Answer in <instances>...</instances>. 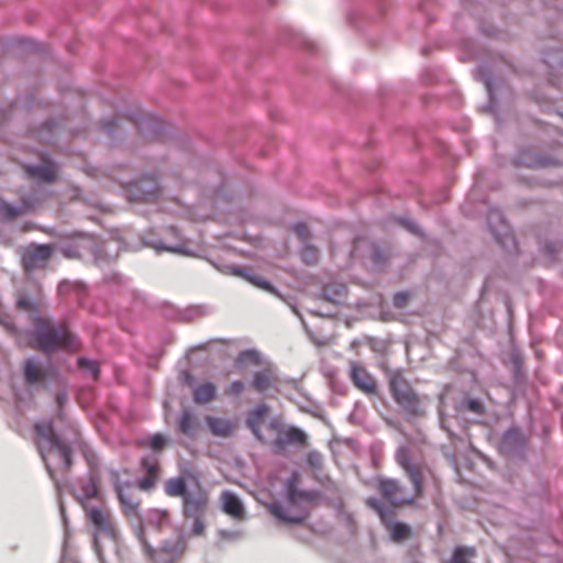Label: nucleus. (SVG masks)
Instances as JSON below:
<instances>
[{"instance_id":"1","label":"nucleus","mask_w":563,"mask_h":563,"mask_svg":"<svg viewBox=\"0 0 563 563\" xmlns=\"http://www.w3.org/2000/svg\"><path fill=\"white\" fill-rule=\"evenodd\" d=\"M111 481L120 503L123 516L134 529V534L140 542L143 553L150 563H175L185 551V542L178 539L167 543L163 549L153 548L146 539L141 516V497L132 483H122L118 472L111 473Z\"/></svg>"},{"instance_id":"2","label":"nucleus","mask_w":563,"mask_h":563,"mask_svg":"<svg viewBox=\"0 0 563 563\" xmlns=\"http://www.w3.org/2000/svg\"><path fill=\"white\" fill-rule=\"evenodd\" d=\"M35 443L45 463L46 470L54 478V470L51 456L57 457L56 468L67 473L73 464L71 449L56 434L52 421H41L34 424Z\"/></svg>"},{"instance_id":"3","label":"nucleus","mask_w":563,"mask_h":563,"mask_svg":"<svg viewBox=\"0 0 563 563\" xmlns=\"http://www.w3.org/2000/svg\"><path fill=\"white\" fill-rule=\"evenodd\" d=\"M36 349L44 353H52L56 350L75 352L79 350L77 338L69 332L66 324L54 325L49 320L37 318L35 321Z\"/></svg>"},{"instance_id":"4","label":"nucleus","mask_w":563,"mask_h":563,"mask_svg":"<svg viewBox=\"0 0 563 563\" xmlns=\"http://www.w3.org/2000/svg\"><path fill=\"white\" fill-rule=\"evenodd\" d=\"M313 497L312 493L301 492L294 482H290L287 485V500L290 506L296 508V511L294 514L287 512L279 503H271L266 508L272 516L284 525L301 523L308 518L310 512V508L303 505L302 501H311Z\"/></svg>"},{"instance_id":"5","label":"nucleus","mask_w":563,"mask_h":563,"mask_svg":"<svg viewBox=\"0 0 563 563\" xmlns=\"http://www.w3.org/2000/svg\"><path fill=\"white\" fill-rule=\"evenodd\" d=\"M209 508L208 492L197 483L183 498V515L185 519L192 520V534L202 536L205 533V516Z\"/></svg>"},{"instance_id":"6","label":"nucleus","mask_w":563,"mask_h":563,"mask_svg":"<svg viewBox=\"0 0 563 563\" xmlns=\"http://www.w3.org/2000/svg\"><path fill=\"white\" fill-rule=\"evenodd\" d=\"M388 385L394 400L408 415L412 417L424 416L421 398L400 372H395L390 375Z\"/></svg>"},{"instance_id":"7","label":"nucleus","mask_w":563,"mask_h":563,"mask_svg":"<svg viewBox=\"0 0 563 563\" xmlns=\"http://www.w3.org/2000/svg\"><path fill=\"white\" fill-rule=\"evenodd\" d=\"M396 461L406 472L411 484L416 486V495H423V482L428 476L432 477L435 487L439 488L438 478L426 464L411 462L410 451L407 446H400L397 450Z\"/></svg>"},{"instance_id":"8","label":"nucleus","mask_w":563,"mask_h":563,"mask_svg":"<svg viewBox=\"0 0 563 563\" xmlns=\"http://www.w3.org/2000/svg\"><path fill=\"white\" fill-rule=\"evenodd\" d=\"M366 504L378 514L394 542H402L412 536L410 526L402 522H394L396 516L394 508L385 506L375 498H368Z\"/></svg>"},{"instance_id":"9","label":"nucleus","mask_w":563,"mask_h":563,"mask_svg":"<svg viewBox=\"0 0 563 563\" xmlns=\"http://www.w3.org/2000/svg\"><path fill=\"white\" fill-rule=\"evenodd\" d=\"M82 508L87 519L98 532L111 537L114 536L115 526L111 511L104 500H84Z\"/></svg>"},{"instance_id":"10","label":"nucleus","mask_w":563,"mask_h":563,"mask_svg":"<svg viewBox=\"0 0 563 563\" xmlns=\"http://www.w3.org/2000/svg\"><path fill=\"white\" fill-rule=\"evenodd\" d=\"M380 495L390 503L393 507H404L412 505L422 495H416V486L412 494H407L405 487L393 478L380 479L378 484Z\"/></svg>"},{"instance_id":"11","label":"nucleus","mask_w":563,"mask_h":563,"mask_svg":"<svg viewBox=\"0 0 563 563\" xmlns=\"http://www.w3.org/2000/svg\"><path fill=\"white\" fill-rule=\"evenodd\" d=\"M267 428L277 433L276 439L272 442V448L276 453H282L287 445L296 444L303 446L307 443L305 432L298 428L290 427L288 429L280 430L277 421H271L267 424Z\"/></svg>"},{"instance_id":"12","label":"nucleus","mask_w":563,"mask_h":563,"mask_svg":"<svg viewBox=\"0 0 563 563\" xmlns=\"http://www.w3.org/2000/svg\"><path fill=\"white\" fill-rule=\"evenodd\" d=\"M161 192V187L155 178L147 177L129 184L128 197L132 201H154Z\"/></svg>"},{"instance_id":"13","label":"nucleus","mask_w":563,"mask_h":563,"mask_svg":"<svg viewBox=\"0 0 563 563\" xmlns=\"http://www.w3.org/2000/svg\"><path fill=\"white\" fill-rule=\"evenodd\" d=\"M140 466L144 476L137 481V488L150 492L156 486L159 479L161 467L158 460L154 456H145L141 460Z\"/></svg>"},{"instance_id":"14","label":"nucleus","mask_w":563,"mask_h":563,"mask_svg":"<svg viewBox=\"0 0 563 563\" xmlns=\"http://www.w3.org/2000/svg\"><path fill=\"white\" fill-rule=\"evenodd\" d=\"M53 249L51 245H37L27 249L22 257V264L26 272H32L36 268H43L48 263L52 256Z\"/></svg>"},{"instance_id":"15","label":"nucleus","mask_w":563,"mask_h":563,"mask_svg":"<svg viewBox=\"0 0 563 563\" xmlns=\"http://www.w3.org/2000/svg\"><path fill=\"white\" fill-rule=\"evenodd\" d=\"M23 374L27 385L43 384L51 376V367L34 358H27L23 365Z\"/></svg>"},{"instance_id":"16","label":"nucleus","mask_w":563,"mask_h":563,"mask_svg":"<svg viewBox=\"0 0 563 563\" xmlns=\"http://www.w3.org/2000/svg\"><path fill=\"white\" fill-rule=\"evenodd\" d=\"M350 376L353 384L364 393L373 394L376 391V382L364 366L352 363Z\"/></svg>"},{"instance_id":"17","label":"nucleus","mask_w":563,"mask_h":563,"mask_svg":"<svg viewBox=\"0 0 563 563\" xmlns=\"http://www.w3.org/2000/svg\"><path fill=\"white\" fill-rule=\"evenodd\" d=\"M268 412V407L266 405H258L256 408L252 409L246 418V426L252 431L254 437L261 443H267V440L262 433L261 427L264 422V418Z\"/></svg>"},{"instance_id":"18","label":"nucleus","mask_w":563,"mask_h":563,"mask_svg":"<svg viewBox=\"0 0 563 563\" xmlns=\"http://www.w3.org/2000/svg\"><path fill=\"white\" fill-rule=\"evenodd\" d=\"M277 384L278 377L272 367L257 371L253 375L252 387L258 393H264L268 389H276Z\"/></svg>"},{"instance_id":"19","label":"nucleus","mask_w":563,"mask_h":563,"mask_svg":"<svg viewBox=\"0 0 563 563\" xmlns=\"http://www.w3.org/2000/svg\"><path fill=\"white\" fill-rule=\"evenodd\" d=\"M220 499L222 503V509L227 515L239 520H243L245 518L243 504L235 494L228 490L223 492Z\"/></svg>"},{"instance_id":"20","label":"nucleus","mask_w":563,"mask_h":563,"mask_svg":"<svg viewBox=\"0 0 563 563\" xmlns=\"http://www.w3.org/2000/svg\"><path fill=\"white\" fill-rule=\"evenodd\" d=\"M206 423L213 435L222 438L232 435L236 428L235 423L230 419L212 416L206 417Z\"/></svg>"},{"instance_id":"21","label":"nucleus","mask_w":563,"mask_h":563,"mask_svg":"<svg viewBox=\"0 0 563 563\" xmlns=\"http://www.w3.org/2000/svg\"><path fill=\"white\" fill-rule=\"evenodd\" d=\"M217 396V386L211 382H205L192 389V399L197 405H208Z\"/></svg>"},{"instance_id":"22","label":"nucleus","mask_w":563,"mask_h":563,"mask_svg":"<svg viewBox=\"0 0 563 563\" xmlns=\"http://www.w3.org/2000/svg\"><path fill=\"white\" fill-rule=\"evenodd\" d=\"M26 172L30 176L44 181H54L57 177L58 168L51 162H44L38 166H29Z\"/></svg>"},{"instance_id":"23","label":"nucleus","mask_w":563,"mask_h":563,"mask_svg":"<svg viewBox=\"0 0 563 563\" xmlns=\"http://www.w3.org/2000/svg\"><path fill=\"white\" fill-rule=\"evenodd\" d=\"M184 477H172L165 482L164 492L169 497H181V499L190 492Z\"/></svg>"},{"instance_id":"24","label":"nucleus","mask_w":563,"mask_h":563,"mask_svg":"<svg viewBox=\"0 0 563 563\" xmlns=\"http://www.w3.org/2000/svg\"><path fill=\"white\" fill-rule=\"evenodd\" d=\"M147 521L155 528L162 529L169 522V512L162 509H152L147 514Z\"/></svg>"},{"instance_id":"25","label":"nucleus","mask_w":563,"mask_h":563,"mask_svg":"<svg viewBox=\"0 0 563 563\" xmlns=\"http://www.w3.org/2000/svg\"><path fill=\"white\" fill-rule=\"evenodd\" d=\"M166 443H167V439L163 434L155 433L154 435H152L147 439L141 440L139 442V445L141 448H150L154 452H161L165 448Z\"/></svg>"},{"instance_id":"26","label":"nucleus","mask_w":563,"mask_h":563,"mask_svg":"<svg viewBox=\"0 0 563 563\" xmlns=\"http://www.w3.org/2000/svg\"><path fill=\"white\" fill-rule=\"evenodd\" d=\"M475 555L472 548H456L449 563H470V559Z\"/></svg>"},{"instance_id":"27","label":"nucleus","mask_w":563,"mask_h":563,"mask_svg":"<svg viewBox=\"0 0 563 563\" xmlns=\"http://www.w3.org/2000/svg\"><path fill=\"white\" fill-rule=\"evenodd\" d=\"M179 430L181 433L190 435L195 430V418L190 411H184L179 419Z\"/></svg>"},{"instance_id":"28","label":"nucleus","mask_w":563,"mask_h":563,"mask_svg":"<svg viewBox=\"0 0 563 563\" xmlns=\"http://www.w3.org/2000/svg\"><path fill=\"white\" fill-rule=\"evenodd\" d=\"M244 390H245V384L242 380H234L225 387L224 394L228 397L235 398V397L241 396L244 393Z\"/></svg>"},{"instance_id":"29","label":"nucleus","mask_w":563,"mask_h":563,"mask_svg":"<svg viewBox=\"0 0 563 563\" xmlns=\"http://www.w3.org/2000/svg\"><path fill=\"white\" fill-rule=\"evenodd\" d=\"M103 500L99 495V490L97 485L91 482L84 488V497L81 498V503L84 500Z\"/></svg>"},{"instance_id":"30","label":"nucleus","mask_w":563,"mask_h":563,"mask_svg":"<svg viewBox=\"0 0 563 563\" xmlns=\"http://www.w3.org/2000/svg\"><path fill=\"white\" fill-rule=\"evenodd\" d=\"M301 257L307 264H316L319 258V252L314 246L307 245L301 252Z\"/></svg>"},{"instance_id":"31","label":"nucleus","mask_w":563,"mask_h":563,"mask_svg":"<svg viewBox=\"0 0 563 563\" xmlns=\"http://www.w3.org/2000/svg\"><path fill=\"white\" fill-rule=\"evenodd\" d=\"M245 278L253 284L254 286L267 290V291H274V287L271 285L269 282L265 280L263 277L257 275H245Z\"/></svg>"},{"instance_id":"32","label":"nucleus","mask_w":563,"mask_h":563,"mask_svg":"<svg viewBox=\"0 0 563 563\" xmlns=\"http://www.w3.org/2000/svg\"><path fill=\"white\" fill-rule=\"evenodd\" d=\"M156 120L150 115H144L142 120L137 123V128L142 133L154 132L156 130Z\"/></svg>"},{"instance_id":"33","label":"nucleus","mask_w":563,"mask_h":563,"mask_svg":"<svg viewBox=\"0 0 563 563\" xmlns=\"http://www.w3.org/2000/svg\"><path fill=\"white\" fill-rule=\"evenodd\" d=\"M78 366L82 369H87L91 373L95 379L98 378L99 375V366L97 362L87 360V358H79L78 360Z\"/></svg>"},{"instance_id":"34","label":"nucleus","mask_w":563,"mask_h":563,"mask_svg":"<svg viewBox=\"0 0 563 563\" xmlns=\"http://www.w3.org/2000/svg\"><path fill=\"white\" fill-rule=\"evenodd\" d=\"M467 409L476 415H483L485 412V407L482 401L477 399H468L466 402Z\"/></svg>"},{"instance_id":"35","label":"nucleus","mask_w":563,"mask_h":563,"mask_svg":"<svg viewBox=\"0 0 563 563\" xmlns=\"http://www.w3.org/2000/svg\"><path fill=\"white\" fill-rule=\"evenodd\" d=\"M294 231L302 242L308 241L310 233L308 227L305 223L296 224L294 227Z\"/></svg>"},{"instance_id":"36","label":"nucleus","mask_w":563,"mask_h":563,"mask_svg":"<svg viewBox=\"0 0 563 563\" xmlns=\"http://www.w3.org/2000/svg\"><path fill=\"white\" fill-rule=\"evenodd\" d=\"M409 300V294L407 292H398L394 296V306L398 309H402L406 307Z\"/></svg>"},{"instance_id":"37","label":"nucleus","mask_w":563,"mask_h":563,"mask_svg":"<svg viewBox=\"0 0 563 563\" xmlns=\"http://www.w3.org/2000/svg\"><path fill=\"white\" fill-rule=\"evenodd\" d=\"M18 308L21 310L30 311L34 309V305L29 297L21 295L16 301Z\"/></svg>"},{"instance_id":"38","label":"nucleus","mask_w":563,"mask_h":563,"mask_svg":"<svg viewBox=\"0 0 563 563\" xmlns=\"http://www.w3.org/2000/svg\"><path fill=\"white\" fill-rule=\"evenodd\" d=\"M519 432L517 430H509L503 439V445L506 446L509 443L517 441L519 439Z\"/></svg>"},{"instance_id":"39","label":"nucleus","mask_w":563,"mask_h":563,"mask_svg":"<svg viewBox=\"0 0 563 563\" xmlns=\"http://www.w3.org/2000/svg\"><path fill=\"white\" fill-rule=\"evenodd\" d=\"M1 210L5 213L8 218H13L18 214V211L7 203L1 205Z\"/></svg>"},{"instance_id":"40","label":"nucleus","mask_w":563,"mask_h":563,"mask_svg":"<svg viewBox=\"0 0 563 563\" xmlns=\"http://www.w3.org/2000/svg\"><path fill=\"white\" fill-rule=\"evenodd\" d=\"M118 125V119H114L108 123L104 124V129L108 131V132H112L113 129Z\"/></svg>"},{"instance_id":"41","label":"nucleus","mask_w":563,"mask_h":563,"mask_svg":"<svg viewBox=\"0 0 563 563\" xmlns=\"http://www.w3.org/2000/svg\"><path fill=\"white\" fill-rule=\"evenodd\" d=\"M95 547H96V549H98V542L97 541H95ZM97 551L99 552V550H97Z\"/></svg>"}]
</instances>
